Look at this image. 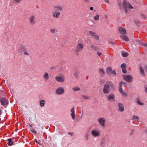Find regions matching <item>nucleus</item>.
Here are the masks:
<instances>
[{
	"label": "nucleus",
	"instance_id": "obj_10",
	"mask_svg": "<svg viewBox=\"0 0 147 147\" xmlns=\"http://www.w3.org/2000/svg\"><path fill=\"white\" fill-rule=\"evenodd\" d=\"M26 50V49L23 45H22L19 46L18 48V52L21 53H23L24 51H25Z\"/></svg>",
	"mask_w": 147,
	"mask_h": 147
},
{
	"label": "nucleus",
	"instance_id": "obj_40",
	"mask_svg": "<svg viewBox=\"0 0 147 147\" xmlns=\"http://www.w3.org/2000/svg\"><path fill=\"white\" fill-rule=\"evenodd\" d=\"M82 96V97L86 99H89V97L87 95H83Z\"/></svg>",
	"mask_w": 147,
	"mask_h": 147
},
{
	"label": "nucleus",
	"instance_id": "obj_21",
	"mask_svg": "<svg viewBox=\"0 0 147 147\" xmlns=\"http://www.w3.org/2000/svg\"><path fill=\"white\" fill-rule=\"evenodd\" d=\"M43 77L45 80H47L49 78V74L47 72H45L43 75Z\"/></svg>",
	"mask_w": 147,
	"mask_h": 147
},
{
	"label": "nucleus",
	"instance_id": "obj_2",
	"mask_svg": "<svg viewBox=\"0 0 147 147\" xmlns=\"http://www.w3.org/2000/svg\"><path fill=\"white\" fill-rule=\"evenodd\" d=\"M123 8L124 10L127 13L130 9H133V6L129 3L125 1H124L123 3Z\"/></svg>",
	"mask_w": 147,
	"mask_h": 147
},
{
	"label": "nucleus",
	"instance_id": "obj_38",
	"mask_svg": "<svg viewBox=\"0 0 147 147\" xmlns=\"http://www.w3.org/2000/svg\"><path fill=\"white\" fill-rule=\"evenodd\" d=\"M133 120H138L139 117L136 115H133Z\"/></svg>",
	"mask_w": 147,
	"mask_h": 147
},
{
	"label": "nucleus",
	"instance_id": "obj_35",
	"mask_svg": "<svg viewBox=\"0 0 147 147\" xmlns=\"http://www.w3.org/2000/svg\"><path fill=\"white\" fill-rule=\"evenodd\" d=\"M89 134L88 133H86L84 136L85 137V139L87 141L89 139Z\"/></svg>",
	"mask_w": 147,
	"mask_h": 147
},
{
	"label": "nucleus",
	"instance_id": "obj_33",
	"mask_svg": "<svg viewBox=\"0 0 147 147\" xmlns=\"http://www.w3.org/2000/svg\"><path fill=\"white\" fill-rule=\"evenodd\" d=\"M72 89L74 91H77L80 90V88L78 87H75L72 88Z\"/></svg>",
	"mask_w": 147,
	"mask_h": 147
},
{
	"label": "nucleus",
	"instance_id": "obj_46",
	"mask_svg": "<svg viewBox=\"0 0 147 147\" xmlns=\"http://www.w3.org/2000/svg\"><path fill=\"white\" fill-rule=\"evenodd\" d=\"M30 131L31 132L33 133H34L35 134H36V131L34 129H31Z\"/></svg>",
	"mask_w": 147,
	"mask_h": 147
},
{
	"label": "nucleus",
	"instance_id": "obj_15",
	"mask_svg": "<svg viewBox=\"0 0 147 147\" xmlns=\"http://www.w3.org/2000/svg\"><path fill=\"white\" fill-rule=\"evenodd\" d=\"M134 43L136 44H140L142 46H143L145 47H147V44L142 42L140 40L136 39L134 41Z\"/></svg>",
	"mask_w": 147,
	"mask_h": 147
},
{
	"label": "nucleus",
	"instance_id": "obj_1",
	"mask_svg": "<svg viewBox=\"0 0 147 147\" xmlns=\"http://www.w3.org/2000/svg\"><path fill=\"white\" fill-rule=\"evenodd\" d=\"M113 88V84L111 82H108L104 85L103 88V92L105 94H107L109 91L110 88Z\"/></svg>",
	"mask_w": 147,
	"mask_h": 147
},
{
	"label": "nucleus",
	"instance_id": "obj_4",
	"mask_svg": "<svg viewBox=\"0 0 147 147\" xmlns=\"http://www.w3.org/2000/svg\"><path fill=\"white\" fill-rule=\"evenodd\" d=\"M91 135L94 137H98L100 135V132L99 130L96 129H92L91 132Z\"/></svg>",
	"mask_w": 147,
	"mask_h": 147
},
{
	"label": "nucleus",
	"instance_id": "obj_12",
	"mask_svg": "<svg viewBox=\"0 0 147 147\" xmlns=\"http://www.w3.org/2000/svg\"><path fill=\"white\" fill-rule=\"evenodd\" d=\"M70 113L72 119H75V113L74 107H73L71 109Z\"/></svg>",
	"mask_w": 147,
	"mask_h": 147
},
{
	"label": "nucleus",
	"instance_id": "obj_45",
	"mask_svg": "<svg viewBox=\"0 0 147 147\" xmlns=\"http://www.w3.org/2000/svg\"><path fill=\"white\" fill-rule=\"evenodd\" d=\"M83 1L85 3H88L90 2L89 0H83Z\"/></svg>",
	"mask_w": 147,
	"mask_h": 147
},
{
	"label": "nucleus",
	"instance_id": "obj_57",
	"mask_svg": "<svg viewBox=\"0 0 147 147\" xmlns=\"http://www.w3.org/2000/svg\"><path fill=\"white\" fill-rule=\"evenodd\" d=\"M143 17L144 18V19H145L146 18V17L144 15H143Z\"/></svg>",
	"mask_w": 147,
	"mask_h": 147
},
{
	"label": "nucleus",
	"instance_id": "obj_18",
	"mask_svg": "<svg viewBox=\"0 0 147 147\" xmlns=\"http://www.w3.org/2000/svg\"><path fill=\"white\" fill-rule=\"evenodd\" d=\"M53 7L58 12H61L63 10V7L59 5L55 6Z\"/></svg>",
	"mask_w": 147,
	"mask_h": 147
},
{
	"label": "nucleus",
	"instance_id": "obj_25",
	"mask_svg": "<svg viewBox=\"0 0 147 147\" xmlns=\"http://www.w3.org/2000/svg\"><path fill=\"white\" fill-rule=\"evenodd\" d=\"M120 36L122 39L126 41H128L129 40V38L126 36L123 35H121Z\"/></svg>",
	"mask_w": 147,
	"mask_h": 147
},
{
	"label": "nucleus",
	"instance_id": "obj_50",
	"mask_svg": "<svg viewBox=\"0 0 147 147\" xmlns=\"http://www.w3.org/2000/svg\"><path fill=\"white\" fill-rule=\"evenodd\" d=\"M97 54L99 56H100L102 54V53L98 52L97 53Z\"/></svg>",
	"mask_w": 147,
	"mask_h": 147
},
{
	"label": "nucleus",
	"instance_id": "obj_6",
	"mask_svg": "<svg viewBox=\"0 0 147 147\" xmlns=\"http://www.w3.org/2000/svg\"><path fill=\"white\" fill-rule=\"evenodd\" d=\"M89 34L90 35L92 36L95 40H98L99 39V36L96 33L92 31H90L89 32Z\"/></svg>",
	"mask_w": 147,
	"mask_h": 147
},
{
	"label": "nucleus",
	"instance_id": "obj_30",
	"mask_svg": "<svg viewBox=\"0 0 147 147\" xmlns=\"http://www.w3.org/2000/svg\"><path fill=\"white\" fill-rule=\"evenodd\" d=\"M8 141L7 144L9 146H11L13 144V142L12 141L11 139H9L8 140Z\"/></svg>",
	"mask_w": 147,
	"mask_h": 147
},
{
	"label": "nucleus",
	"instance_id": "obj_34",
	"mask_svg": "<svg viewBox=\"0 0 147 147\" xmlns=\"http://www.w3.org/2000/svg\"><path fill=\"white\" fill-rule=\"evenodd\" d=\"M22 0H13V2L15 4H18Z\"/></svg>",
	"mask_w": 147,
	"mask_h": 147
},
{
	"label": "nucleus",
	"instance_id": "obj_42",
	"mask_svg": "<svg viewBox=\"0 0 147 147\" xmlns=\"http://www.w3.org/2000/svg\"><path fill=\"white\" fill-rule=\"evenodd\" d=\"M74 76L76 78H78V74L77 72H76L74 74Z\"/></svg>",
	"mask_w": 147,
	"mask_h": 147
},
{
	"label": "nucleus",
	"instance_id": "obj_49",
	"mask_svg": "<svg viewBox=\"0 0 147 147\" xmlns=\"http://www.w3.org/2000/svg\"><path fill=\"white\" fill-rule=\"evenodd\" d=\"M135 23L137 24L138 25L140 24V22L138 21H135Z\"/></svg>",
	"mask_w": 147,
	"mask_h": 147
},
{
	"label": "nucleus",
	"instance_id": "obj_28",
	"mask_svg": "<svg viewBox=\"0 0 147 147\" xmlns=\"http://www.w3.org/2000/svg\"><path fill=\"white\" fill-rule=\"evenodd\" d=\"M99 72L101 76H103L105 74V71L102 68H101L99 69Z\"/></svg>",
	"mask_w": 147,
	"mask_h": 147
},
{
	"label": "nucleus",
	"instance_id": "obj_59",
	"mask_svg": "<svg viewBox=\"0 0 147 147\" xmlns=\"http://www.w3.org/2000/svg\"><path fill=\"white\" fill-rule=\"evenodd\" d=\"M145 91H146V92L147 93V88H146Z\"/></svg>",
	"mask_w": 147,
	"mask_h": 147
},
{
	"label": "nucleus",
	"instance_id": "obj_44",
	"mask_svg": "<svg viewBox=\"0 0 147 147\" xmlns=\"http://www.w3.org/2000/svg\"><path fill=\"white\" fill-rule=\"evenodd\" d=\"M112 73L114 75V76H116V73L115 70L112 71Z\"/></svg>",
	"mask_w": 147,
	"mask_h": 147
},
{
	"label": "nucleus",
	"instance_id": "obj_60",
	"mask_svg": "<svg viewBox=\"0 0 147 147\" xmlns=\"http://www.w3.org/2000/svg\"><path fill=\"white\" fill-rule=\"evenodd\" d=\"M30 127H32V125L31 124H30Z\"/></svg>",
	"mask_w": 147,
	"mask_h": 147
},
{
	"label": "nucleus",
	"instance_id": "obj_19",
	"mask_svg": "<svg viewBox=\"0 0 147 147\" xmlns=\"http://www.w3.org/2000/svg\"><path fill=\"white\" fill-rule=\"evenodd\" d=\"M60 14V13L59 12L56 11L55 12H52L53 17L55 18H58Z\"/></svg>",
	"mask_w": 147,
	"mask_h": 147
},
{
	"label": "nucleus",
	"instance_id": "obj_7",
	"mask_svg": "<svg viewBox=\"0 0 147 147\" xmlns=\"http://www.w3.org/2000/svg\"><path fill=\"white\" fill-rule=\"evenodd\" d=\"M64 90L62 87H60L56 89V94L58 95H62L64 93Z\"/></svg>",
	"mask_w": 147,
	"mask_h": 147
},
{
	"label": "nucleus",
	"instance_id": "obj_26",
	"mask_svg": "<svg viewBox=\"0 0 147 147\" xmlns=\"http://www.w3.org/2000/svg\"><path fill=\"white\" fill-rule=\"evenodd\" d=\"M106 72L108 75L112 73V70L111 67H109L107 69Z\"/></svg>",
	"mask_w": 147,
	"mask_h": 147
},
{
	"label": "nucleus",
	"instance_id": "obj_37",
	"mask_svg": "<svg viewBox=\"0 0 147 147\" xmlns=\"http://www.w3.org/2000/svg\"><path fill=\"white\" fill-rule=\"evenodd\" d=\"M50 31L51 33L55 34V32L56 30L55 28H52L50 30Z\"/></svg>",
	"mask_w": 147,
	"mask_h": 147
},
{
	"label": "nucleus",
	"instance_id": "obj_56",
	"mask_svg": "<svg viewBox=\"0 0 147 147\" xmlns=\"http://www.w3.org/2000/svg\"><path fill=\"white\" fill-rule=\"evenodd\" d=\"M51 68L52 69H54L55 68V67H51Z\"/></svg>",
	"mask_w": 147,
	"mask_h": 147
},
{
	"label": "nucleus",
	"instance_id": "obj_47",
	"mask_svg": "<svg viewBox=\"0 0 147 147\" xmlns=\"http://www.w3.org/2000/svg\"><path fill=\"white\" fill-rule=\"evenodd\" d=\"M122 72L124 73H126L127 71L125 68L122 69Z\"/></svg>",
	"mask_w": 147,
	"mask_h": 147
},
{
	"label": "nucleus",
	"instance_id": "obj_20",
	"mask_svg": "<svg viewBox=\"0 0 147 147\" xmlns=\"http://www.w3.org/2000/svg\"><path fill=\"white\" fill-rule=\"evenodd\" d=\"M114 97L115 96L113 94H110L108 96L107 100L109 101H114Z\"/></svg>",
	"mask_w": 147,
	"mask_h": 147
},
{
	"label": "nucleus",
	"instance_id": "obj_55",
	"mask_svg": "<svg viewBox=\"0 0 147 147\" xmlns=\"http://www.w3.org/2000/svg\"><path fill=\"white\" fill-rule=\"evenodd\" d=\"M144 131L147 134V129H145Z\"/></svg>",
	"mask_w": 147,
	"mask_h": 147
},
{
	"label": "nucleus",
	"instance_id": "obj_51",
	"mask_svg": "<svg viewBox=\"0 0 147 147\" xmlns=\"http://www.w3.org/2000/svg\"><path fill=\"white\" fill-rule=\"evenodd\" d=\"M3 112V111L0 108V115H1Z\"/></svg>",
	"mask_w": 147,
	"mask_h": 147
},
{
	"label": "nucleus",
	"instance_id": "obj_27",
	"mask_svg": "<svg viewBox=\"0 0 147 147\" xmlns=\"http://www.w3.org/2000/svg\"><path fill=\"white\" fill-rule=\"evenodd\" d=\"M100 16L98 14H96L93 17V19L96 21H97L99 20Z\"/></svg>",
	"mask_w": 147,
	"mask_h": 147
},
{
	"label": "nucleus",
	"instance_id": "obj_36",
	"mask_svg": "<svg viewBox=\"0 0 147 147\" xmlns=\"http://www.w3.org/2000/svg\"><path fill=\"white\" fill-rule=\"evenodd\" d=\"M90 47L91 49L94 50H96L97 49V48L95 47L93 45H90Z\"/></svg>",
	"mask_w": 147,
	"mask_h": 147
},
{
	"label": "nucleus",
	"instance_id": "obj_11",
	"mask_svg": "<svg viewBox=\"0 0 147 147\" xmlns=\"http://www.w3.org/2000/svg\"><path fill=\"white\" fill-rule=\"evenodd\" d=\"M55 80L58 82H63L65 81V77L64 76H57L55 77Z\"/></svg>",
	"mask_w": 147,
	"mask_h": 147
},
{
	"label": "nucleus",
	"instance_id": "obj_41",
	"mask_svg": "<svg viewBox=\"0 0 147 147\" xmlns=\"http://www.w3.org/2000/svg\"><path fill=\"white\" fill-rule=\"evenodd\" d=\"M24 56H28L29 55V53L27 52L26 51H24Z\"/></svg>",
	"mask_w": 147,
	"mask_h": 147
},
{
	"label": "nucleus",
	"instance_id": "obj_31",
	"mask_svg": "<svg viewBox=\"0 0 147 147\" xmlns=\"http://www.w3.org/2000/svg\"><path fill=\"white\" fill-rule=\"evenodd\" d=\"M137 103L140 105H143L144 104L141 102L140 101V99L139 98H138L137 99Z\"/></svg>",
	"mask_w": 147,
	"mask_h": 147
},
{
	"label": "nucleus",
	"instance_id": "obj_32",
	"mask_svg": "<svg viewBox=\"0 0 147 147\" xmlns=\"http://www.w3.org/2000/svg\"><path fill=\"white\" fill-rule=\"evenodd\" d=\"M121 53L123 57H126L128 55V54L127 53L125 52L124 51H122L121 52Z\"/></svg>",
	"mask_w": 147,
	"mask_h": 147
},
{
	"label": "nucleus",
	"instance_id": "obj_9",
	"mask_svg": "<svg viewBox=\"0 0 147 147\" xmlns=\"http://www.w3.org/2000/svg\"><path fill=\"white\" fill-rule=\"evenodd\" d=\"M29 23L32 25H34L36 23L35 17L33 15H31L30 16L29 18Z\"/></svg>",
	"mask_w": 147,
	"mask_h": 147
},
{
	"label": "nucleus",
	"instance_id": "obj_5",
	"mask_svg": "<svg viewBox=\"0 0 147 147\" xmlns=\"http://www.w3.org/2000/svg\"><path fill=\"white\" fill-rule=\"evenodd\" d=\"M98 121L100 125L102 127H105V123L106 122V119L104 117H102L99 118Z\"/></svg>",
	"mask_w": 147,
	"mask_h": 147
},
{
	"label": "nucleus",
	"instance_id": "obj_58",
	"mask_svg": "<svg viewBox=\"0 0 147 147\" xmlns=\"http://www.w3.org/2000/svg\"><path fill=\"white\" fill-rule=\"evenodd\" d=\"M105 17L106 18H107V17H108V16H107V15H105Z\"/></svg>",
	"mask_w": 147,
	"mask_h": 147
},
{
	"label": "nucleus",
	"instance_id": "obj_17",
	"mask_svg": "<svg viewBox=\"0 0 147 147\" xmlns=\"http://www.w3.org/2000/svg\"><path fill=\"white\" fill-rule=\"evenodd\" d=\"M118 110L121 112H122L124 111V107L123 105L121 103H118Z\"/></svg>",
	"mask_w": 147,
	"mask_h": 147
},
{
	"label": "nucleus",
	"instance_id": "obj_24",
	"mask_svg": "<svg viewBox=\"0 0 147 147\" xmlns=\"http://www.w3.org/2000/svg\"><path fill=\"white\" fill-rule=\"evenodd\" d=\"M140 74H141L142 76L144 77H145L146 75L144 73V69L142 68V67L141 66H140Z\"/></svg>",
	"mask_w": 147,
	"mask_h": 147
},
{
	"label": "nucleus",
	"instance_id": "obj_39",
	"mask_svg": "<svg viewBox=\"0 0 147 147\" xmlns=\"http://www.w3.org/2000/svg\"><path fill=\"white\" fill-rule=\"evenodd\" d=\"M126 66V65L125 63H123L121 65V67L122 69H125Z\"/></svg>",
	"mask_w": 147,
	"mask_h": 147
},
{
	"label": "nucleus",
	"instance_id": "obj_43",
	"mask_svg": "<svg viewBox=\"0 0 147 147\" xmlns=\"http://www.w3.org/2000/svg\"><path fill=\"white\" fill-rule=\"evenodd\" d=\"M134 129H132L131 131H130V135H132L134 133Z\"/></svg>",
	"mask_w": 147,
	"mask_h": 147
},
{
	"label": "nucleus",
	"instance_id": "obj_16",
	"mask_svg": "<svg viewBox=\"0 0 147 147\" xmlns=\"http://www.w3.org/2000/svg\"><path fill=\"white\" fill-rule=\"evenodd\" d=\"M124 79L127 82H131L132 81V78L130 75L124 76Z\"/></svg>",
	"mask_w": 147,
	"mask_h": 147
},
{
	"label": "nucleus",
	"instance_id": "obj_52",
	"mask_svg": "<svg viewBox=\"0 0 147 147\" xmlns=\"http://www.w3.org/2000/svg\"><path fill=\"white\" fill-rule=\"evenodd\" d=\"M105 1L106 3H109V0H105Z\"/></svg>",
	"mask_w": 147,
	"mask_h": 147
},
{
	"label": "nucleus",
	"instance_id": "obj_14",
	"mask_svg": "<svg viewBox=\"0 0 147 147\" xmlns=\"http://www.w3.org/2000/svg\"><path fill=\"white\" fill-rule=\"evenodd\" d=\"M119 91L123 96L126 97L127 95V93L123 89H119Z\"/></svg>",
	"mask_w": 147,
	"mask_h": 147
},
{
	"label": "nucleus",
	"instance_id": "obj_53",
	"mask_svg": "<svg viewBox=\"0 0 147 147\" xmlns=\"http://www.w3.org/2000/svg\"><path fill=\"white\" fill-rule=\"evenodd\" d=\"M35 142L36 143H37V144H40V143L38 142V141L37 140H36V139L35 140Z\"/></svg>",
	"mask_w": 147,
	"mask_h": 147
},
{
	"label": "nucleus",
	"instance_id": "obj_54",
	"mask_svg": "<svg viewBox=\"0 0 147 147\" xmlns=\"http://www.w3.org/2000/svg\"><path fill=\"white\" fill-rule=\"evenodd\" d=\"M90 9L91 10H92L93 9V7H91L90 8Z\"/></svg>",
	"mask_w": 147,
	"mask_h": 147
},
{
	"label": "nucleus",
	"instance_id": "obj_13",
	"mask_svg": "<svg viewBox=\"0 0 147 147\" xmlns=\"http://www.w3.org/2000/svg\"><path fill=\"white\" fill-rule=\"evenodd\" d=\"M106 140L104 138L102 139L99 143L100 147H105L106 145Z\"/></svg>",
	"mask_w": 147,
	"mask_h": 147
},
{
	"label": "nucleus",
	"instance_id": "obj_8",
	"mask_svg": "<svg viewBox=\"0 0 147 147\" xmlns=\"http://www.w3.org/2000/svg\"><path fill=\"white\" fill-rule=\"evenodd\" d=\"M0 102L1 105L5 107H6V106L8 104V102L6 98H1L0 99Z\"/></svg>",
	"mask_w": 147,
	"mask_h": 147
},
{
	"label": "nucleus",
	"instance_id": "obj_22",
	"mask_svg": "<svg viewBox=\"0 0 147 147\" xmlns=\"http://www.w3.org/2000/svg\"><path fill=\"white\" fill-rule=\"evenodd\" d=\"M119 31L121 34H125L126 33V31L124 28L120 27L119 28Z\"/></svg>",
	"mask_w": 147,
	"mask_h": 147
},
{
	"label": "nucleus",
	"instance_id": "obj_23",
	"mask_svg": "<svg viewBox=\"0 0 147 147\" xmlns=\"http://www.w3.org/2000/svg\"><path fill=\"white\" fill-rule=\"evenodd\" d=\"M126 86V84L125 82H121L119 83V89H123L122 87H125Z\"/></svg>",
	"mask_w": 147,
	"mask_h": 147
},
{
	"label": "nucleus",
	"instance_id": "obj_29",
	"mask_svg": "<svg viewBox=\"0 0 147 147\" xmlns=\"http://www.w3.org/2000/svg\"><path fill=\"white\" fill-rule=\"evenodd\" d=\"M45 100H42L40 101V105L41 107H43L45 105Z\"/></svg>",
	"mask_w": 147,
	"mask_h": 147
},
{
	"label": "nucleus",
	"instance_id": "obj_48",
	"mask_svg": "<svg viewBox=\"0 0 147 147\" xmlns=\"http://www.w3.org/2000/svg\"><path fill=\"white\" fill-rule=\"evenodd\" d=\"M122 4L121 3H119V5L120 7L121 8L122 7Z\"/></svg>",
	"mask_w": 147,
	"mask_h": 147
},
{
	"label": "nucleus",
	"instance_id": "obj_3",
	"mask_svg": "<svg viewBox=\"0 0 147 147\" xmlns=\"http://www.w3.org/2000/svg\"><path fill=\"white\" fill-rule=\"evenodd\" d=\"M84 47V45L81 43L78 44L76 47L75 50V51L77 55L79 54V53L81 52L83 49Z\"/></svg>",
	"mask_w": 147,
	"mask_h": 147
},
{
	"label": "nucleus",
	"instance_id": "obj_61",
	"mask_svg": "<svg viewBox=\"0 0 147 147\" xmlns=\"http://www.w3.org/2000/svg\"><path fill=\"white\" fill-rule=\"evenodd\" d=\"M114 42H111V44H114Z\"/></svg>",
	"mask_w": 147,
	"mask_h": 147
}]
</instances>
